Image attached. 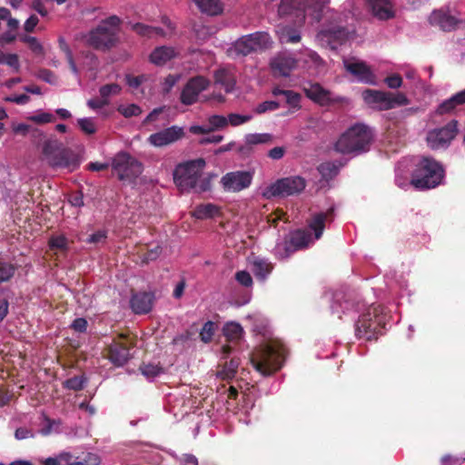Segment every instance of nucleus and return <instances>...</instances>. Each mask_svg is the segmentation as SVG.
I'll list each match as a JSON object with an SVG mask.
<instances>
[{
  "label": "nucleus",
  "mask_w": 465,
  "mask_h": 465,
  "mask_svg": "<svg viewBox=\"0 0 465 465\" xmlns=\"http://www.w3.org/2000/svg\"><path fill=\"white\" fill-rule=\"evenodd\" d=\"M430 23L432 25H438L443 31L450 32L457 29L463 21L448 11L437 10L430 15Z\"/></svg>",
  "instance_id": "nucleus-21"
},
{
  "label": "nucleus",
  "mask_w": 465,
  "mask_h": 465,
  "mask_svg": "<svg viewBox=\"0 0 465 465\" xmlns=\"http://www.w3.org/2000/svg\"><path fill=\"white\" fill-rule=\"evenodd\" d=\"M382 309L380 306H370L355 323V335L366 341L376 340L383 324Z\"/></svg>",
  "instance_id": "nucleus-6"
},
{
  "label": "nucleus",
  "mask_w": 465,
  "mask_h": 465,
  "mask_svg": "<svg viewBox=\"0 0 465 465\" xmlns=\"http://www.w3.org/2000/svg\"><path fill=\"white\" fill-rule=\"evenodd\" d=\"M332 213L333 209L331 208L326 213H318L314 214L308 221V227L313 231L315 240H319L322 236L325 228V222Z\"/></svg>",
  "instance_id": "nucleus-29"
},
{
  "label": "nucleus",
  "mask_w": 465,
  "mask_h": 465,
  "mask_svg": "<svg viewBox=\"0 0 465 465\" xmlns=\"http://www.w3.org/2000/svg\"><path fill=\"white\" fill-rule=\"evenodd\" d=\"M214 84L221 85L227 94L232 93L236 84L233 70L228 67L217 69L214 72Z\"/></svg>",
  "instance_id": "nucleus-28"
},
{
  "label": "nucleus",
  "mask_w": 465,
  "mask_h": 465,
  "mask_svg": "<svg viewBox=\"0 0 465 465\" xmlns=\"http://www.w3.org/2000/svg\"><path fill=\"white\" fill-rule=\"evenodd\" d=\"M245 141L253 147L257 144L271 143L272 135L270 134H249L245 136Z\"/></svg>",
  "instance_id": "nucleus-39"
},
{
  "label": "nucleus",
  "mask_w": 465,
  "mask_h": 465,
  "mask_svg": "<svg viewBox=\"0 0 465 465\" xmlns=\"http://www.w3.org/2000/svg\"><path fill=\"white\" fill-rule=\"evenodd\" d=\"M28 119L35 124H43L52 123L54 121L55 118L53 114L49 113H41L35 115H32Z\"/></svg>",
  "instance_id": "nucleus-56"
},
{
  "label": "nucleus",
  "mask_w": 465,
  "mask_h": 465,
  "mask_svg": "<svg viewBox=\"0 0 465 465\" xmlns=\"http://www.w3.org/2000/svg\"><path fill=\"white\" fill-rule=\"evenodd\" d=\"M253 173L249 171H233L225 173L220 183L226 193H239L250 187Z\"/></svg>",
  "instance_id": "nucleus-12"
},
{
  "label": "nucleus",
  "mask_w": 465,
  "mask_h": 465,
  "mask_svg": "<svg viewBox=\"0 0 465 465\" xmlns=\"http://www.w3.org/2000/svg\"><path fill=\"white\" fill-rule=\"evenodd\" d=\"M15 265L0 261V283L8 282L15 275Z\"/></svg>",
  "instance_id": "nucleus-45"
},
{
  "label": "nucleus",
  "mask_w": 465,
  "mask_h": 465,
  "mask_svg": "<svg viewBox=\"0 0 465 465\" xmlns=\"http://www.w3.org/2000/svg\"><path fill=\"white\" fill-rule=\"evenodd\" d=\"M240 365L239 358H232L229 361H226L223 366V369L218 371L217 376L222 380L231 381L232 380Z\"/></svg>",
  "instance_id": "nucleus-35"
},
{
  "label": "nucleus",
  "mask_w": 465,
  "mask_h": 465,
  "mask_svg": "<svg viewBox=\"0 0 465 465\" xmlns=\"http://www.w3.org/2000/svg\"><path fill=\"white\" fill-rule=\"evenodd\" d=\"M15 437L17 440H25V439L34 437V433L31 430L25 428V427H21V428L16 429V430L15 432Z\"/></svg>",
  "instance_id": "nucleus-64"
},
{
  "label": "nucleus",
  "mask_w": 465,
  "mask_h": 465,
  "mask_svg": "<svg viewBox=\"0 0 465 465\" xmlns=\"http://www.w3.org/2000/svg\"><path fill=\"white\" fill-rule=\"evenodd\" d=\"M305 180L301 176L282 178L271 184L268 193L271 196H290L298 194L304 190Z\"/></svg>",
  "instance_id": "nucleus-11"
},
{
  "label": "nucleus",
  "mask_w": 465,
  "mask_h": 465,
  "mask_svg": "<svg viewBox=\"0 0 465 465\" xmlns=\"http://www.w3.org/2000/svg\"><path fill=\"white\" fill-rule=\"evenodd\" d=\"M117 110L122 115H124L126 118L137 116L142 114L141 107L135 104H131L127 106L120 105Z\"/></svg>",
  "instance_id": "nucleus-47"
},
{
  "label": "nucleus",
  "mask_w": 465,
  "mask_h": 465,
  "mask_svg": "<svg viewBox=\"0 0 465 465\" xmlns=\"http://www.w3.org/2000/svg\"><path fill=\"white\" fill-rule=\"evenodd\" d=\"M312 242L311 232L305 229H296L291 231L284 237V251L287 256L292 253L305 249Z\"/></svg>",
  "instance_id": "nucleus-17"
},
{
  "label": "nucleus",
  "mask_w": 465,
  "mask_h": 465,
  "mask_svg": "<svg viewBox=\"0 0 465 465\" xmlns=\"http://www.w3.org/2000/svg\"><path fill=\"white\" fill-rule=\"evenodd\" d=\"M133 30L141 36L151 38L154 35L163 36L164 31L161 27L150 26L142 23L133 25Z\"/></svg>",
  "instance_id": "nucleus-37"
},
{
  "label": "nucleus",
  "mask_w": 465,
  "mask_h": 465,
  "mask_svg": "<svg viewBox=\"0 0 465 465\" xmlns=\"http://www.w3.org/2000/svg\"><path fill=\"white\" fill-rule=\"evenodd\" d=\"M23 41L28 44L30 49L34 53H35L37 54H43V52H44L43 46L41 45V44L37 41V39L35 37L26 35L23 38Z\"/></svg>",
  "instance_id": "nucleus-58"
},
{
  "label": "nucleus",
  "mask_w": 465,
  "mask_h": 465,
  "mask_svg": "<svg viewBox=\"0 0 465 465\" xmlns=\"http://www.w3.org/2000/svg\"><path fill=\"white\" fill-rule=\"evenodd\" d=\"M444 177L441 164L430 157H422L417 163L411 179L416 189H432L440 184Z\"/></svg>",
  "instance_id": "nucleus-4"
},
{
  "label": "nucleus",
  "mask_w": 465,
  "mask_h": 465,
  "mask_svg": "<svg viewBox=\"0 0 465 465\" xmlns=\"http://www.w3.org/2000/svg\"><path fill=\"white\" fill-rule=\"evenodd\" d=\"M330 0H304L305 15L319 23L329 12Z\"/></svg>",
  "instance_id": "nucleus-27"
},
{
  "label": "nucleus",
  "mask_w": 465,
  "mask_h": 465,
  "mask_svg": "<svg viewBox=\"0 0 465 465\" xmlns=\"http://www.w3.org/2000/svg\"><path fill=\"white\" fill-rule=\"evenodd\" d=\"M373 132L364 124H356L343 133L335 143V151L342 154L361 153L370 149Z\"/></svg>",
  "instance_id": "nucleus-2"
},
{
  "label": "nucleus",
  "mask_w": 465,
  "mask_h": 465,
  "mask_svg": "<svg viewBox=\"0 0 465 465\" xmlns=\"http://www.w3.org/2000/svg\"><path fill=\"white\" fill-rule=\"evenodd\" d=\"M88 322L84 318H76L71 324V328L77 332H85Z\"/></svg>",
  "instance_id": "nucleus-60"
},
{
  "label": "nucleus",
  "mask_w": 465,
  "mask_h": 465,
  "mask_svg": "<svg viewBox=\"0 0 465 465\" xmlns=\"http://www.w3.org/2000/svg\"><path fill=\"white\" fill-rule=\"evenodd\" d=\"M107 239V232L104 230L97 231L92 234L89 235V237L86 239L87 243L91 244H100L104 243Z\"/></svg>",
  "instance_id": "nucleus-52"
},
{
  "label": "nucleus",
  "mask_w": 465,
  "mask_h": 465,
  "mask_svg": "<svg viewBox=\"0 0 465 465\" xmlns=\"http://www.w3.org/2000/svg\"><path fill=\"white\" fill-rule=\"evenodd\" d=\"M268 223L276 227L279 221H283L284 223H288V218L286 217V213H284L281 209H277L274 213L268 215Z\"/></svg>",
  "instance_id": "nucleus-54"
},
{
  "label": "nucleus",
  "mask_w": 465,
  "mask_h": 465,
  "mask_svg": "<svg viewBox=\"0 0 465 465\" xmlns=\"http://www.w3.org/2000/svg\"><path fill=\"white\" fill-rule=\"evenodd\" d=\"M85 381L84 376H74L64 382V388L78 391L84 389Z\"/></svg>",
  "instance_id": "nucleus-44"
},
{
  "label": "nucleus",
  "mask_w": 465,
  "mask_h": 465,
  "mask_svg": "<svg viewBox=\"0 0 465 465\" xmlns=\"http://www.w3.org/2000/svg\"><path fill=\"white\" fill-rule=\"evenodd\" d=\"M282 358L280 349L264 345L252 353L251 362L257 371L263 376H269L282 367Z\"/></svg>",
  "instance_id": "nucleus-7"
},
{
  "label": "nucleus",
  "mask_w": 465,
  "mask_h": 465,
  "mask_svg": "<svg viewBox=\"0 0 465 465\" xmlns=\"http://www.w3.org/2000/svg\"><path fill=\"white\" fill-rule=\"evenodd\" d=\"M215 331V323L212 321L206 322L202 330L200 331V339L204 343H208L212 341Z\"/></svg>",
  "instance_id": "nucleus-46"
},
{
  "label": "nucleus",
  "mask_w": 465,
  "mask_h": 465,
  "mask_svg": "<svg viewBox=\"0 0 465 465\" xmlns=\"http://www.w3.org/2000/svg\"><path fill=\"white\" fill-rule=\"evenodd\" d=\"M317 36L322 45L334 50L348 39L349 30L345 26L335 25L321 30Z\"/></svg>",
  "instance_id": "nucleus-18"
},
{
  "label": "nucleus",
  "mask_w": 465,
  "mask_h": 465,
  "mask_svg": "<svg viewBox=\"0 0 465 465\" xmlns=\"http://www.w3.org/2000/svg\"><path fill=\"white\" fill-rule=\"evenodd\" d=\"M125 80H126V84L130 87L136 89L142 84V83L143 81V75L133 76L131 74H126Z\"/></svg>",
  "instance_id": "nucleus-63"
},
{
  "label": "nucleus",
  "mask_w": 465,
  "mask_h": 465,
  "mask_svg": "<svg viewBox=\"0 0 465 465\" xmlns=\"http://www.w3.org/2000/svg\"><path fill=\"white\" fill-rule=\"evenodd\" d=\"M270 35L265 32H256L240 38L234 45L237 54L247 55L258 49L266 48Z\"/></svg>",
  "instance_id": "nucleus-13"
},
{
  "label": "nucleus",
  "mask_w": 465,
  "mask_h": 465,
  "mask_svg": "<svg viewBox=\"0 0 465 465\" xmlns=\"http://www.w3.org/2000/svg\"><path fill=\"white\" fill-rule=\"evenodd\" d=\"M457 105H458V104H456L454 97L452 95L450 98L445 100L443 103H441L439 105L437 112L440 114H444L450 113L452 110H454Z\"/></svg>",
  "instance_id": "nucleus-55"
},
{
  "label": "nucleus",
  "mask_w": 465,
  "mask_h": 465,
  "mask_svg": "<svg viewBox=\"0 0 465 465\" xmlns=\"http://www.w3.org/2000/svg\"><path fill=\"white\" fill-rule=\"evenodd\" d=\"M220 214V207L213 203L199 204L193 211V216L199 220L213 218Z\"/></svg>",
  "instance_id": "nucleus-32"
},
{
  "label": "nucleus",
  "mask_w": 465,
  "mask_h": 465,
  "mask_svg": "<svg viewBox=\"0 0 465 465\" xmlns=\"http://www.w3.org/2000/svg\"><path fill=\"white\" fill-rule=\"evenodd\" d=\"M203 13L210 15H217L223 12V5L220 0H193Z\"/></svg>",
  "instance_id": "nucleus-33"
},
{
  "label": "nucleus",
  "mask_w": 465,
  "mask_h": 465,
  "mask_svg": "<svg viewBox=\"0 0 465 465\" xmlns=\"http://www.w3.org/2000/svg\"><path fill=\"white\" fill-rule=\"evenodd\" d=\"M281 16L294 15L296 22L302 25L305 21L303 0H282L278 8Z\"/></svg>",
  "instance_id": "nucleus-22"
},
{
  "label": "nucleus",
  "mask_w": 465,
  "mask_h": 465,
  "mask_svg": "<svg viewBox=\"0 0 465 465\" xmlns=\"http://www.w3.org/2000/svg\"><path fill=\"white\" fill-rule=\"evenodd\" d=\"M210 85V80L203 75L191 77L183 86L180 101L184 105H192L198 100L199 94Z\"/></svg>",
  "instance_id": "nucleus-14"
},
{
  "label": "nucleus",
  "mask_w": 465,
  "mask_h": 465,
  "mask_svg": "<svg viewBox=\"0 0 465 465\" xmlns=\"http://www.w3.org/2000/svg\"><path fill=\"white\" fill-rule=\"evenodd\" d=\"M49 248L65 252L68 250V240L64 235L52 236L48 241Z\"/></svg>",
  "instance_id": "nucleus-41"
},
{
  "label": "nucleus",
  "mask_w": 465,
  "mask_h": 465,
  "mask_svg": "<svg viewBox=\"0 0 465 465\" xmlns=\"http://www.w3.org/2000/svg\"><path fill=\"white\" fill-rule=\"evenodd\" d=\"M210 124V130L213 129H222L228 124L227 118L223 115L214 114L209 117L208 119Z\"/></svg>",
  "instance_id": "nucleus-49"
},
{
  "label": "nucleus",
  "mask_w": 465,
  "mask_h": 465,
  "mask_svg": "<svg viewBox=\"0 0 465 465\" xmlns=\"http://www.w3.org/2000/svg\"><path fill=\"white\" fill-rule=\"evenodd\" d=\"M272 264L266 260L256 258L252 262V272L259 280H265L272 271Z\"/></svg>",
  "instance_id": "nucleus-34"
},
{
  "label": "nucleus",
  "mask_w": 465,
  "mask_h": 465,
  "mask_svg": "<svg viewBox=\"0 0 465 465\" xmlns=\"http://www.w3.org/2000/svg\"><path fill=\"white\" fill-rule=\"evenodd\" d=\"M80 129L86 134H94L96 132L95 124L91 118H81L77 121Z\"/></svg>",
  "instance_id": "nucleus-48"
},
{
  "label": "nucleus",
  "mask_w": 465,
  "mask_h": 465,
  "mask_svg": "<svg viewBox=\"0 0 465 465\" xmlns=\"http://www.w3.org/2000/svg\"><path fill=\"white\" fill-rule=\"evenodd\" d=\"M162 253V247L155 245L153 248L148 249L143 254V262L148 263L149 262L155 261Z\"/></svg>",
  "instance_id": "nucleus-53"
},
{
  "label": "nucleus",
  "mask_w": 465,
  "mask_h": 465,
  "mask_svg": "<svg viewBox=\"0 0 465 465\" xmlns=\"http://www.w3.org/2000/svg\"><path fill=\"white\" fill-rule=\"evenodd\" d=\"M277 35L282 44H297L302 39L300 30L291 25L279 26Z\"/></svg>",
  "instance_id": "nucleus-31"
},
{
  "label": "nucleus",
  "mask_w": 465,
  "mask_h": 465,
  "mask_svg": "<svg viewBox=\"0 0 465 465\" xmlns=\"http://www.w3.org/2000/svg\"><path fill=\"white\" fill-rule=\"evenodd\" d=\"M344 66L346 70L355 75L359 81L370 84H375V75L364 62L351 63L345 60Z\"/></svg>",
  "instance_id": "nucleus-24"
},
{
  "label": "nucleus",
  "mask_w": 465,
  "mask_h": 465,
  "mask_svg": "<svg viewBox=\"0 0 465 465\" xmlns=\"http://www.w3.org/2000/svg\"><path fill=\"white\" fill-rule=\"evenodd\" d=\"M112 167L120 181L130 183L136 180L143 170L142 163L126 152H120L115 154Z\"/></svg>",
  "instance_id": "nucleus-10"
},
{
  "label": "nucleus",
  "mask_w": 465,
  "mask_h": 465,
  "mask_svg": "<svg viewBox=\"0 0 465 465\" xmlns=\"http://www.w3.org/2000/svg\"><path fill=\"white\" fill-rule=\"evenodd\" d=\"M98 455L87 452L83 457H74L69 452H63L55 458H47L42 461V465H98Z\"/></svg>",
  "instance_id": "nucleus-16"
},
{
  "label": "nucleus",
  "mask_w": 465,
  "mask_h": 465,
  "mask_svg": "<svg viewBox=\"0 0 465 465\" xmlns=\"http://www.w3.org/2000/svg\"><path fill=\"white\" fill-rule=\"evenodd\" d=\"M252 115H243L239 114H229L227 117L228 124H230L232 126H239L241 124H243L252 119Z\"/></svg>",
  "instance_id": "nucleus-50"
},
{
  "label": "nucleus",
  "mask_w": 465,
  "mask_h": 465,
  "mask_svg": "<svg viewBox=\"0 0 465 465\" xmlns=\"http://www.w3.org/2000/svg\"><path fill=\"white\" fill-rule=\"evenodd\" d=\"M43 154L48 164L53 168L74 171L79 166L76 154L63 145L58 140H47L43 145Z\"/></svg>",
  "instance_id": "nucleus-5"
},
{
  "label": "nucleus",
  "mask_w": 465,
  "mask_h": 465,
  "mask_svg": "<svg viewBox=\"0 0 465 465\" xmlns=\"http://www.w3.org/2000/svg\"><path fill=\"white\" fill-rule=\"evenodd\" d=\"M280 107V104L278 102L275 101H265L263 103L259 104L256 108L254 109V112L258 114H264L268 111H274Z\"/></svg>",
  "instance_id": "nucleus-51"
},
{
  "label": "nucleus",
  "mask_w": 465,
  "mask_h": 465,
  "mask_svg": "<svg viewBox=\"0 0 465 465\" xmlns=\"http://www.w3.org/2000/svg\"><path fill=\"white\" fill-rule=\"evenodd\" d=\"M206 165L203 158H198L179 163L173 171V181L182 192L205 193L212 188V178L209 174L202 178V173Z\"/></svg>",
  "instance_id": "nucleus-1"
},
{
  "label": "nucleus",
  "mask_w": 465,
  "mask_h": 465,
  "mask_svg": "<svg viewBox=\"0 0 465 465\" xmlns=\"http://www.w3.org/2000/svg\"><path fill=\"white\" fill-rule=\"evenodd\" d=\"M236 281L244 287H250L252 285V278L251 274L246 271L237 272L235 274Z\"/></svg>",
  "instance_id": "nucleus-57"
},
{
  "label": "nucleus",
  "mask_w": 465,
  "mask_h": 465,
  "mask_svg": "<svg viewBox=\"0 0 465 465\" xmlns=\"http://www.w3.org/2000/svg\"><path fill=\"white\" fill-rule=\"evenodd\" d=\"M69 203L74 207H81L84 203V194L81 191H77L70 194Z\"/></svg>",
  "instance_id": "nucleus-62"
},
{
  "label": "nucleus",
  "mask_w": 465,
  "mask_h": 465,
  "mask_svg": "<svg viewBox=\"0 0 465 465\" xmlns=\"http://www.w3.org/2000/svg\"><path fill=\"white\" fill-rule=\"evenodd\" d=\"M270 64L274 74L289 76L297 66V60L291 55L280 54L273 58Z\"/></svg>",
  "instance_id": "nucleus-25"
},
{
  "label": "nucleus",
  "mask_w": 465,
  "mask_h": 465,
  "mask_svg": "<svg viewBox=\"0 0 465 465\" xmlns=\"http://www.w3.org/2000/svg\"><path fill=\"white\" fill-rule=\"evenodd\" d=\"M223 333L229 342H237L243 334L242 327L236 322H228L223 328Z\"/></svg>",
  "instance_id": "nucleus-36"
},
{
  "label": "nucleus",
  "mask_w": 465,
  "mask_h": 465,
  "mask_svg": "<svg viewBox=\"0 0 465 465\" xmlns=\"http://www.w3.org/2000/svg\"><path fill=\"white\" fill-rule=\"evenodd\" d=\"M385 84L389 88L397 89L402 84V78L399 74H393L391 75L387 76L384 79Z\"/></svg>",
  "instance_id": "nucleus-59"
},
{
  "label": "nucleus",
  "mask_w": 465,
  "mask_h": 465,
  "mask_svg": "<svg viewBox=\"0 0 465 465\" xmlns=\"http://www.w3.org/2000/svg\"><path fill=\"white\" fill-rule=\"evenodd\" d=\"M154 302V294L151 292H140L132 295L130 306L135 314H146L151 312Z\"/></svg>",
  "instance_id": "nucleus-23"
},
{
  "label": "nucleus",
  "mask_w": 465,
  "mask_h": 465,
  "mask_svg": "<svg viewBox=\"0 0 465 465\" xmlns=\"http://www.w3.org/2000/svg\"><path fill=\"white\" fill-rule=\"evenodd\" d=\"M373 16L379 20H389L394 17L395 12L391 0H367Z\"/></svg>",
  "instance_id": "nucleus-26"
},
{
  "label": "nucleus",
  "mask_w": 465,
  "mask_h": 465,
  "mask_svg": "<svg viewBox=\"0 0 465 465\" xmlns=\"http://www.w3.org/2000/svg\"><path fill=\"white\" fill-rule=\"evenodd\" d=\"M0 64H6L16 73L20 70L19 57L15 54H5L0 51Z\"/></svg>",
  "instance_id": "nucleus-40"
},
{
  "label": "nucleus",
  "mask_w": 465,
  "mask_h": 465,
  "mask_svg": "<svg viewBox=\"0 0 465 465\" xmlns=\"http://www.w3.org/2000/svg\"><path fill=\"white\" fill-rule=\"evenodd\" d=\"M121 91H122V87L118 84H115V83L104 84V85L101 86L99 89L101 98L105 101H109V97L111 95H116V94H120Z\"/></svg>",
  "instance_id": "nucleus-42"
},
{
  "label": "nucleus",
  "mask_w": 465,
  "mask_h": 465,
  "mask_svg": "<svg viewBox=\"0 0 465 465\" xmlns=\"http://www.w3.org/2000/svg\"><path fill=\"white\" fill-rule=\"evenodd\" d=\"M457 121L452 120L445 126L429 132L428 145L433 150L447 146L457 134Z\"/></svg>",
  "instance_id": "nucleus-15"
},
{
  "label": "nucleus",
  "mask_w": 465,
  "mask_h": 465,
  "mask_svg": "<svg viewBox=\"0 0 465 465\" xmlns=\"http://www.w3.org/2000/svg\"><path fill=\"white\" fill-rule=\"evenodd\" d=\"M139 370L147 378H154L163 371L162 366L154 363H143Z\"/></svg>",
  "instance_id": "nucleus-43"
},
{
  "label": "nucleus",
  "mask_w": 465,
  "mask_h": 465,
  "mask_svg": "<svg viewBox=\"0 0 465 465\" xmlns=\"http://www.w3.org/2000/svg\"><path fill=\"white\" fill-rule=\"evenodd\" d=\"M272 94L275 96L278 95H283L285 98L286 103L291 105L292 107H298L301 100V95L291 90H282L279 87H275L272 90Z\"/></svg>",
  "instance_id": "nucleus-38"
},
{
  "label": "nucleus",
  "mask_w": 465,
  "mask_h": 465,
  "mask_svg": "<svg viewBox=\"0 0 465 465\" xmlns=\"http://www.w3.org/2000/svg\"><path fill=\"white\" fill-rule=\"evenodd\" d=\"M120 25L121 19L117 15H111L103 20L89 32L88 45L100 51H107L114 47L119 41Z\"/></svg>",
  "instance_id": "nucleus-3"
},
{
  "label": "nucleus",
  "mask_w": 465,
  "mask_h": 465,
  "mask_svg": "<svg viewBox=\"0 0 465 465\" xmlns=\"http://www.w3.org/2000/svg\"><path fill=\"white\" fill-rule=\"evenodd\" d=\"M176 56V52L170 46L156 47L150 54V61L156 65H163Z\"/></svg>",
  "instance_id": "nucleus-30"
},
{
  "label": "nucleus",
  "mask_w": 465,
  "mask_h": 465,
  "mask_svg": "<svg viewBox=\"0 0 465 465\" xmlns=\"http://www.w3.org/2000/svg\"><path fill=\"white\" fill-rule=\"evenodd\" d=\"M363 100L379 111H387L396 106L407 105L410 100L402 93L393 94L389 92L366 89L362 93Z\"/></svg>",
  "instance_id": "nucleus-9"
},
{
  "label": "nucleus",
  "mask_w": 465,
  "mask_h": 465,
  "mask_svg": "<svg viewBox=\"0 0 465 465\" xmlns=\"http://www.w3.org/2000/svg\"><path fill=\"white\" fill-rule=\"evenodd\" d=\"M38 77L51 84H54L56 82L55 74L48 69H41L38 73Z\"/></svg>",
  "instance_id": "nucleus-61"
},
{
  "label": "nucleus",
  "mask_w": 465,
  "mask_h": 465,
  "mask_svg": "<svg viewBox=\"0 0 465 465\" xmlns=\"http://www.w3.org/2000/svg\"><path fill=\"white\" fill-rule=\"evenodd\" d=\"M183 136V129L180 126L173 125L160 132L152 134L147 141L154 147H163L181 140Z\"/></svg>",
  "instance_id": "nucleus-20"
},
{
  "label": "nucleus",
  "mask_w": 465,
  "mask_h": 465,
  "mask_svg": "<svg viewBox=\"0 0 465 465\" xmlns=\"http://www.w3.org/2000/svg\"><path fill=\"white\" fill-rule=\"evenodd\" d=\"M135 345V338L127 334H119L105 348L104 356L115 367H122L133 357L131 350Z\"/></svg>",
  "instance_id": "nucleus-8"
},
{
  "label": "nucleus",
  "mask_w": 465,
  "mask_h": 465,
  "mask_svg": "<svg viewBox=\"0 0 465 465\" xmlns=\"http://www.w3.org/2000/svg\"><path fill=\"white\" fill-rule=\"evenodd\" d=\"M305 95L320 104L321 106H329L334 104L342 102L343 98L340 96H333L331 92L323 88L320 84H309L308 86L303 87Z\"/></svg>",
  "instance_id": "nucleus-19"
}]
</instances>
